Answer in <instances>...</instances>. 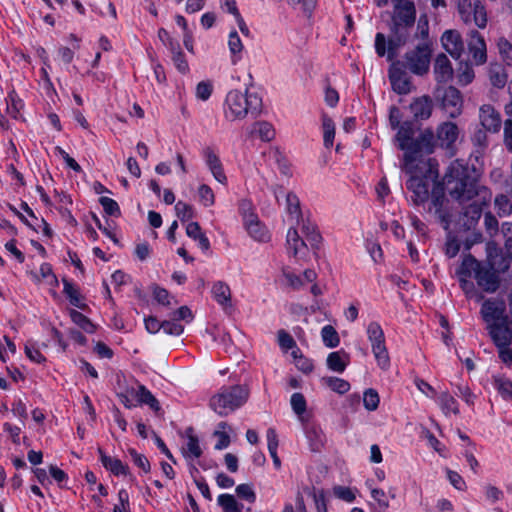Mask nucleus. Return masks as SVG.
<instances>
[{
    "label": "nucleus",
    "instance_id": "f257e3e1",
    "mask_svg": "<svg viewBox=\"0 0 512 512\" xmlns=\"http://www.w3.org/2000/svg\"><path fill=\"white\" fill-rule=\"evenodd\" d=\"M407 181V189L413 193L415 204H423L429 198V188L433 184L431 202L428 208L430 213L438 218L445 230H449L453 220L450 201L445 196V189L441 183H436L438 178V164L434 159L420 161L417 165L412 163V173Z\"/></svg>",
    "mask_w": 512,
    "mask_h": 512
},
{
    "label": "nucleus",
    "instance_id": "f03ea898",
    "mask_svg": "<svg viewBox=\"0 0 512 512\" xmlns=\"http://www.w3.org/2000/svg\"><path fill=\"white\" fill-rule=\"evenodd\" d=\"M443 184L450 196L460 203L471 200L478 193L476 179L471 176L469 167L460 160L449 165Z\"/></svg>",
    "mask_w": 512,
    "mask_h": 512
},
{
    "label": "nucleus",
    "instance_id": "7ed1b4c3",
    "mask_svg": "<svg viewBox=\"0 0 512 512\" xmlns=\"http://www.w3.org/2000/svg\"><path fill=\"white\" fill-rule=\"evenodd\" d=\"M262 99L257 93L231 90L227 93L223 112L228 121L244 119L248 114L260 112Z\"/></svg>",
    "mask_w": 512,
    "mask_h": 512
},
{
    "label": "nucleus",
    "instance_id": "20e7f679",
    "mask_svg": "<svg viewBox=\"0 0 512 512\" xmlns=\"http://www.w3.org/2000/svg\"><path fill=\"white\" fill-rule=\"evenodd\" d=\"M249 397V390L245 386L234 385L222 387L210 399V407L217 414L226 416L243 406Z\"/></svg>",
    "mask_w": 512,
    "mask_h": 512
},
{
    "label": "nucleus",
    "instance_id": "39448f33",
    "mask_svg": "<svg viewBox=\"0 0 512 512\" xmlns=\"http://www.w3.org/2000/svg\"><path fill=\"white\" fill-rule=\"evenodd\" d=\"M464 269H471L474 272V277L480 288L487 293H494L500 286L499 273L505 270H498V267H491L477 261L471 255L466 256L459 268V273L462 274Z\"/></svg>",
    "mask_w": 512,
    "mask_h": 512
},
{
    "label": "nucleus",
    "instance_id": "423d86ee",
    "mask_svg": "<svg viewBox=\"0 0 512 512\" xmlns=\"http://www.w3.org/2000/svg\"><path fill=\"white\" fill-rule=\"evenodd\" d=\"M366 333L378 367L384 371L390 367V357L385 344V335L378 322H370Z\"/></svg>",
    "mask_w": 512,
    "mask_h": 512
},
{
    "label": "nucleus",
    "instance_id": "0eeeda50",
    "mask_svg": "<svg viewBox=\"0 0 512 512\" xmlns=\"http://www.w3.org/2000/svg\"><path fill=\"white\" fill-rule=\"evenodd\" d=\"M396 141L399 149L403 150L402 169L406 173H412V163L416 161L418 144L413 140V129L409 123H404L397 128Z\"/></svg>",
    "mask_w": 512,
    "mask_h": 512
},
{
    "label": "nucleus",
    "instance_id": "6e6552de",
    "mask_svg": "<svg viewBox=\"0 0 512 512\" xmlns=\"http://www.w3.org/2000/svg\"><path fill=\"white\" fill-rule=\"evenodd\" d=\"M432 49L428 42L417 45L405 54V66L413 74L422 76L428 73L430 68Z\"/></svg>",
    "mask_w": 512,
    "mask_h": 512
},
{
    "label": "nucleus",
    "instance_id": "1a4fd4ad",
    "mask_svg": "<svg viewBox=\"0 0 512 512\" xmlns=\"http://www.w3.org/2000/svg\"><path fill=\"white\" fill-rule=\"evenodd\" d=\"M457 10L465 24L474 23L479 29H484L488 23L485 5L481 1L457 0Z\"/></svg>",
    "mask_w": 512,
    "mask_h": 512
},
{
    "label": "nucleus",
    "instance_id": "9d476101",
    "mask_svg": "<svg viewBox=\"0 0 512 512\" xmlns=\"http://www.w3.org/2000/svg\"><path fill=\"white\" fill-rule=\"evenodd\" d=\"M441 109L451 118L458 117L463 110V97L461 92L453 86L445 88L441 95L437 96Z\"/></svg>",
    "mask_w": 512,
    "mask_h": 512
},
{
    "label": "nucleus",
    "instance_id": "9b49d317",
    "mask_svg": "<svg viewBox=\"0 0 512 512\" xmlns=\"http://www.w3.org/2000/svg\"><path fill=\"white\" fill-rule=\"evenodd\" d=\"M481 315L488 325L498 322L506 323L507 319H509V316L506 314L505 303L497 299L485 300L481 307Z\"/></svg>",
    "mask_w": 512,
    "mask_h": 512
},
{
    "label": "nucleus",
    "instance_id": "f8f14e48",
    "mask_svg": "<svg viewBox=\"0 0 512 512\" xmlns=\"http://www.w3.org/2000/svg\"><path fill=\"white\" fill-rule=\"evenodd\" d=\"M244 228L248 235L256 242L265 243L271 238L270 232L263 224L257 214L245 215Z\"/></svg>",
    "mask_w": 512,
    "mask_h": 512
},
{
    "label": "nucleus",
    "instance_id": "ddd939ff",
    "mask_svg": "<svg viewBox=\"0 0 512 512\" xmlns=\"http://www.w3.org/2000/svg\"><path fill=\"white\" fill-rule=\"evenodd\" d=\"M416 19V10L413 2L404 1L394 4L393 23L395 26H412Z\"/></svg>",
    "mask_w": 512,
    "mask_h": 512
},
{
    "label": "nucleus",
    "instance_id": "4468645a",
    "mask_svg": "<svg viewBox=\"0 0 512 512\" xmlns=\"http://www.w3.org/2000/svg\"><path fill=\"white\" fill-rule=\"evenodd\" d=\"M442 47L453 58L459 59L464 50L461 34L457 30H446L441 36Z\"/></svg>",
    "mask_w": 512,
    "mask_h": 512
},
{
    "label": "nucleus",
    "instance_id": "2eb2a0df",
    "mask_svg": "<svg viewBox=\"0 0 512 512\" xmlns=\"http://www.w3.org/2000/svg\"><path fill=\"white\" fill-rule=\"evenodd\" d=\"M469 36L470 41L468 43V48L472 56V60L476 65H482L487 60L486 43L484 38L476 30L471 31Z\"/></svg>",
    "mask_w": 512,
    "mask_h": 512
},
{
    "label": "nucleus",
    "instance_id": "dca6fc26",
    "mask_svg": "<svg viewBox=\"0 0 512 512\" xmlns=\"http://www.w3.org/2000/svg\"><path fill=\"white\" fill-rule=\"evenodd\" d=\"M479 119L483 128L489 132H498L501 127V116L491 105L480 107Z\"/></svg>",
    "mask_w": 512,
    "mask_h": 512
},
{
    "label": "nucleus",
    "instance_id": "f3484780",
    "mask_svg": "<svg viewBox=\"0 0 512 512\" xmlns=\"http://www.w3.org/2000/svg\"><path fill=\"white\" fill-rule=\"evenodd\" d=\"M512 324L510 319L507 322H498L488 325L489 333L498 347L509 346L512 339V330L509 325Z\"/></svg>",
    "mask_w": 512,
    "mask_h": 512
},
{
    "label": "nucleus",
    "instance_id": "a211bd4d",
    "mask_svg": "<svg viewBox=\"0 0 512 512\" xmlns=\"http://www.w3.org/2000/svg\"><path fill=\"white\" fill-rule=\"evenodd\" d=\"M409 110L415 120H426L432 114V99L427 95L416 97L410 103Z\"/></svg>",
    "mask_w": 512,
    "mask_h": 512
},
{
    "label": "nucleus",
    "instance_id": "6ab92c4d",
    "mask_svg": "<svg viewBox=\"0 0 512 512\" xmlns=\"http://www.w3.org/2000/svg\"><path fill=\"white\" fill-rule=\"evenodd\" d=\"M99 454L102 465L110 473L115 476H128L131 480H134V477L130 473L129 467L120 459L107 455L102 450H99Z\"/></svg>",
    "mask_w": 512,
    "mask_h": 512
},
{
    "label": "nucleus",
    "instance_id": "aec40b11",
    "mask_svg": "<svg viewBox=\"0 0 512 512\" xmlns=\"http://www.w3.org/2000/svg\"><path fill=\"white\" fill-rule=\"evenodd\" d=\"M459 131L455 123L444 122L437 128V142L442 148H450L458 139Z\"/></svg>",
    "mask_w": 512,
    "mask_h": 512
},
{
    "label": "nucleus",
    "instance_id": "412c9836",
    "mask_svg": "<svg viewBox=\"0 0 512 512\" xmlns=\"http://www.w3.org/2000/svg\"><path fill=\"white\" fill-rule=\"evenodd\" d=\"M389 79L393 90L398 94H408L412 90L410 77L402 70L392 67L389 71Z\"/></svg>",
    "mask_w": 512,
    "mask_h": 512
},
{
    "label": "nucleus",
    "instance_id": "4be33fe9",
    "mask_svg": "<svg viewBox=\"0 0 512 512\" xmlns=\"http://www.w3.org/2000/svg\"><path fill=\"white\" fill-rule=\"evenodd\" d=\"M185 443L182 446V453L186 459L195 460L202 455V449L197 435L193 428L185 430Z\"/></svg>",
    "mask_w": 512,
    "mask_h": 512
},
{
    "label": "nucleus",
    "instance_id": "5701e85b",
    "mask_svg": "<svg viewBox=\"0 0 512 512\" xmlns=\"http://www.w3.org/2000/svg\"><path fill=\"white\" fill-rule=\"evenodd\" d=\"M205 163L210 170L211 174L215 178V180L221 184L227 183V177L223 170L222 163L216 153L210 149L206 148L203 152Z\"/></svg>",
    "mask_w": 512,
    "mask_h": 512
},
{
    "label": "nucleus",
    "instance_id": "b1692460",
    "mask_svg": "<svg viewBox=\"0 0 512 512\" xmlns=\"http://www.w3.org/2000/svg\"><path fill=\"white\" fill-rule=\"evenodd\" d=\"M435 79L439 83H447L453 77V68L445 54H439L434 63Z\"/></svg>",
    "mask_w": 512,
    "mask_h": 512
},
{
    "label": "nucleus",
    "instance_id": "393cba45",
    "mask_svg": "<svg viewBox=\"0 0 512 512\" xmlns=\"http://www.w3.org/2000/svg\"><path fill=\"white\" fill-rule=\"evenodd\" d=\"M132 397L136 398L138 404L148 405L153 411L160 410V404L154 395L144 386L138 385L136 388L127 390Z\"/></svg>",
    "mask_w": 512,
    "mask_h": 512
},
{
    "label": "nucleus",
    "instance_id": "a878e982",
    "mask_svg": "<svg viewBox=\"0 0 512 512\" xmlns=\"http://www.w3.org/2000/svg\"><path fill=\"white\" fill-rule=\"evenodd\" d=\"M213 299L224 309H228L231 304V290L227 283L223 281H216L211 288Z\"/></svg>",
    "mask_w": 512,
    "mask_h": 512
},
{
    "label": "nucleus",
    "instance_id": "bb28decb",
    "mask_svg": "<svg viewBox=\"0 0 512 512\" xmlns=\"http://www.w3.org/2000/svg\"><path fill=\"white\" fill-rule=\"evenodd\" d=\"M486 262L491 267H498V270H507L509 264L506 261V258L502 256L500 249L497 244L493 241H490L486 245Z\"/></svg>",
    "mask_w": 512,
    "mask_h": 512
},
{
    "label": "nucleus",
    "instance_id": "cd10ccee",
    "mask_svg": "<svg viewBox=\"0 0 512 512\" xmlns=\"http://www.w3.org/2000/svg\"><path fill=\"white\" fill-rule=\"evenodd\" d=\"M350 363V355L344 350L331 352L326 359L328 369L336 373H343Z\"/></svg>",
    "mask_w": 512,
    "mask_h": 512
},
{
    "label": "nucleus",
    "instance_id": "c85d7f7f",
    "mask_svg": "<svg viewBox=\"0 0 512 512\" xmlns=\"http://www.w3.org/2000/svg\"><path fill=\"white\" fill-rule=\"evenodd\" d=\"M250 135L263 142H270L275 138L276 132L273 125L267 121H257L250 127Z\"/></svg>",
    "mask_w": 512,
    "mask_h": 512
},
{
    "label": "nucleus",
    "instance_id": "c756f323",
    "mask_svg": "<svg viewBox=\"0 0 512 512\" xmlns=\"http://www.w3.org/2000/svg\"><path fill=\"white\" fill-rule=\"evenodd\" d=\"M286 243L288 253L296 258H301L307 250L305 242L299 237L295 228L288 230Z\"/></svg>",
    "mask_w": 512,
    "mask_h": 512
},
{
    "label": "nucleus",
    "instance_id": "7c9ffc66",
    "mask_svg": "<svg viewBox=\"0 0 512 512\" xmlns=\"http://www.w3.org/2000/svg\"><path fill=\"white\" fill-rule=\"evenodd\" d=\"M228 49L231 63L237 65L243 58L244 45L235 30L231 31L228 35Z\"/></svg>",
    "mask_w": 512,
    "mask_h": 512
},
{
    "label": "nucleus",
    "instance_id": "2f4dec72",
    "mask_svg": "<svg viewBox=\"0 0 512 512\" xmlns=\"http://www.w3.org/2000/svg\"><path fill=\"white\" fill-rule=\"evenodd\" d=\"M186 234L189 238L196 241L203 251H208L210 249V241L202 232L198 222H189L186 226Z\"/></svg>",
    "mask_w": 512,
    "mask_h": 512
},
{
    "label": "nucleus",
    "instance_id": "473e14b6",
    "mask_svg": "<svg viewBox=\"0 0 512 512\" xmlns=\"http://www.w3.org/2000/svg\"><path fill=\"white\" fill-rule=\"evenodd\" d=\"M220 7L222 10L234 16L235 21L243 34H249V29L237 8L236 0H220Z\"/></svg>",
    "mask_w": 512,
    "mask_h": 512
},
{
    "label": "nucleus",
    "instance_id": "72a5a7b5",
    "mask_svg": "<svg viewBox=\"0 0 512 512\" xmlns=\"http://www.w3.org/2000/svg\"><path fill=\"white\" fill-rule=\"evenodd\" d=\"M435 400L445 416L457 415L459 413L458 402L448 392H442Z\"/></svg>",
    "mask_w": 512,
    "mask_h": 512
},
{
    "label": "nucleus",
    "instance_id": "f704fd0d",
    "mask_svg": "<svg viewBox=\"0 0 512 512\" xmlns=\"http://www.w3.org/2000/svg\"><path fill=\"white\" fill-rule=\"evenodd\" d=\"M31 276L37 283H45L53 287L58 285L57 277L48 263H43L39 268V273H31Z\"/></svg>",
    "mask_w": 512,
    "mask_h": 512
},
{
    "label": "nucleus",
    "instance_id": "c9c22d12",
    "mask_svg": "<svg viewBox=\"0 0 512 512\" xmlns=\"http://www.w3.org/2000/svg\"><path fill=\"white\" fill-rule=\"evenodd\" d=\"M482 214V207L479 203L473 202L470 204L463 214V228L469 230L474 227Z\"/></svg>",
    "mask_w": 512,
    "mask_h": 512
},
{
    "label": "nucleus",
    "instance_id": "e433bc0d",
    "mask_svg": "<svg viewBox=\"0 0 512 512\" xmlns=\"http://www.w3.org/2000/svg\"><path fill=\"white\" fill-rule=\"evenodd\" d=\"M366 485L370 490V495L375 503L376 509L380 512H386L390 507L386 492L383 489L373 487L368 481Z\"/></svg>",
    "mask_w": 512,
    "mask_h": 512
},
{
    "label": "nucleus",
    "instance_id": "4c0bfd02",
    "mask_svg": "<svg viewBox=\"0 0 512 512\" xmlns=\"http://www.w3.org/2000/svg\"><path fill=\"white\" fill-rule=\"evenodd\" d=\"M230 432L231 427L226 422H220L217 425V428L213 433V435L217 438V443L215 444L216 450H223L229 446Z\"/></svg>",
    "mask_w": 512,
    "mask_h": 512
},
{
    "label": "nucleus",
    "instance_id": "58836bf2",
    "mask_svg": "<svg viewBox=\"0 0 512 512\" xmlns=\"http://www.w3.org/2000/svg\"><path fill=\"white\" fill-rule=\"evenodd\" d=\"M266 438L268 451L273 460V464L276 469H279L281 467V461L277 454L279 442L276 430L274 428H269L266 433Z\"/></svg>",
    "mask_w": 512,
    "mask_h": 512
},
{
    "label": "nucleus",
    "instance_id": "ea45409f",
    "mask_svg": "<svg viewBox=\"0 0 512 512\" xmlns=\"http://www.w3.org/2000/svg\"><path fill=\"white\" fill-rule=\"evenodd\" d=\"M63 285V291L67 298L69 299L70 304L77 308L84 309L86 305L79 290L67 280H63Z\"/></svg>",
    "mask_w": 512,
    "mask_h": 512
},
{
    "label": "nucleus",
    "instance_id": "a19ab883",
    "mask_svg": "<svg viewBox=\"0 0 512 512\" xmlns=\"http://www.w3.org/2000/svg\"><path fill=\"white\" fill-rule=\"evenodd\" d=\"M323 143L326 148L333 146L335 138V124L327 115L322 116Z\"/></svg>",
    "mask_w": 512,
    "mask_h": 512
},
{
    "label": "nucleus",
    "instance_id": "79ce46f5",
    "mask_svg": "<svg viewBox=\"0 0 512 512\" xmlns=\"http://www.w3.org/2000/svg\"><path fill=\"white\" fill-rule=\"evenodd\" d=\"M286 202V211L289 214L290 218L292 220L298 221L299 217L301 216V209H300V201L297 195H295L293 192H288L286 194L285 198Z\"/></svg>",
    "mask_w": 512,
    "mask_h": 512
},
{
    "label": "nucleus",
    "instance_id": "37998d69",
    "mask_svg": "<svg viewBox=\"0 0 512 512\" xmlns=\"http://www.w3.org/2000/svg\"><path fill=\"white\" fill-rule=\"evenodd\" d=\"M217 502L224 512H242L243 506L231 494H221Z\"/></svg>",
    "mask_w": 512,
    "mask_h": 512
},
{
    "label": "nucleus",
    "instance_id": "c03bdc74",
    "mask_svg": "<svg viewBox=\"0 0 512 512\" xmlns=\"http://www.w3.org/2000/svg\"><path fill=\"white\" fill-rule=\"evenodd\" d=\"M321 338L323 344L328 348H335L340 343V338L336 329L331 325H325L321 329Z\"/></svg>",
    "mask_w": 512,
    "mask_h": 512
},
{
    "label": "nucleus",
    "instance_id": "a18cd8bd",
    "mask_svg": "<svg viewBox=\"0 0 512 512\" xmlns=\"http://www.w3.org/2000/svg\"><path fill=\"white\" fill-rule=\"evenodd\" d=\"M292 357L294 358V364L298 370L305 374H309L313 371V361L307 357H304L299 348H296L292 351Z\"/></svg>",
    "mask_w": 512,
    "mask_h": 512
},
{
    "label": "nucleus",
    "instance_id": "49530a36",
    "mask_svg": "<svg viewBox=\"0 0 512 512\" xmlns=\"http://www.w3.org/2000/svg\"><path fill=\"white\" fill-rule=\"evenodd\" d=\"M489 79L496 88H503L507 83V74L500 65H493L489 70Z\"/></svg>",
    "mask_w": 512,
    "mask_h": 512
},
{
    "label": "nucleus",
    "instance_id": "de8ad7c7",
    "mask_svg": "<svg viewBox=\"0 0 512 512\" xmlns=\"http://www.w3.org/2000/svg\"><path fill=\"white\" fill-rule=\"evenodd\" d=\"M290 405L298 419L303 420V416L307 410V402L304 395L299 392L293 393L290 398Z\"/></svg>",
    "mask_w": 512,
    "mask_h": 512
},
{
    "label": "nucleus",
    "instance_id": "09e8293b",
    "mask_svg": "<svg viewBox=\"0 0 512 512\" xmlns=\"http://www.w3.org/2000/svg\"><path fill=\"white\" fill-rule=\"evenodd\" d=\"M323 383L332 391L338 394H345L350 390V383L342 378L325 377L322 379Z\"/></svg>",
    "mask_w": 512,
    "mask_h": 512
},
{
    "label": "nucleus",
    "instance_id": "8fccbe9b",
    "mask_svg": "<svg viewBox=\"0 0 512 512\" xmlns=\"http://www.w3.org/2000/svg\"><path fill=\"white\" fill-rule=\"evenodd\" d=\"M24 351L27 358L34 363L41 364L46 361L35 341L28 340L24 346Z\"/></svg>",
    "mask_w": 512,
    "mask_h": 512
},
{
    "label": "nucleus",
    "instance_id": "3c124183",
    "mask_svg": "<svg viewBox=\"0 0 512 512\" xmlns=\"http://www.w3.org/2000/svg\"><path fill=\"white\" fill-rule=\"evenodd\" d=\"M70 318L77 326L83 329L87 333H93L95 330L92 322L82 313L76 310H70L69 312Z\"/></svg>",
    "mask_w": 512,
    "mask_h": 512
},
{
    "label": "nucleus",
    "instance_id": "603ef678",
    "mask_svg": "<svg viewBox=\"0 0 512 512\" xmlns=\"http://www.w3.org/2000/svg\"><path fill=\"white\" fill-rule=\"evenodd\" d=\"M152 295L157 303L162 306L170 307L175 303L174 297L170 295L166 289L159 286H154L152 288Z\"/></svg>",
    "mask_w": 512,
    "mask_h": 512
},
{
    "label": "nucleus",
    "instance_id": "864d4df0",
    "mask_svg": "<svg viewBox=\"0 0 512 512\" xmlns=\"http://www.w3.org/2000/svg\"><path fill=\"white\" fill-rule=\"evenodd\" d=\"M475 77L473 68L468 63L461 62L457 72L458 83L462 86L470 84Z\"/></svg>",
    "mask_w": 512,
    "mask_h": 512
},
{
    "label": "nucleus",
    "instance_id": "5fc2aeb1",
    "mask_svg": "<svg viewBox=\"0 0 512 512\" xmlns=\"http://www.w3.org/2000/svg\"><path fill=\"white\" fill-rule=\"evenodd\" d=\"M23 108V102L15 93H9L7 98V113L10 117L17 119Z\"/></svg>",
    "mask_w": 512,
    "mask_h": 512
},
{
    "label": "nucleus",
    "instance_id": "6e6d98bb",
    "mask_svg": "<svg viewBox=\"0 0 512 512\" xmlns=\"http://www.w3.org/2000/svg\"><path fill=\"white\" fill-rule=\"evenodd\" d=\"M380 402V397L375 389L369 388L363 393V405L368 411H375Z\"/></svg>",
    "mask_w": 512,
    "mask_h": 512
},
{
    "label": "nucleus",
    "instance_id": "4d7b16f0",
    "mask_svg": "<svg viewBox=\"0 0 512 512\" xmlns=\"http://www.w3.org/2000/svg\"><path fill=\"white\" fill-rule=\"evenodd\" d=\"M495 209L500 217L508 216L512 213V203L505 195H499L495 198Z\"/></svg>",
    "mask_w": 512,
    "mask_h": 512
},
{
    "label": "nucleus",
    "instance_id": "13d9d810",
    "mask_svg": "<svg viewBox=\"0 0 512 512\" xmlns=\"http://www.w3.org/2000/svg\"><path fill=\"white\" fill-rule=\"evenodd\" d=\"M15 353L16 345L9 337L4 336L3 340H0V359L3 362H7L10 354L14 355Z\"/></svg>",
    "mask_w": 512,
    "mask_h": 512
},
{
    "label": "nucleus",
    "instance_id": "bf43d9fd",
    "mask_svg": "<svg viewBox=\"0 0 512 512\" xmlns=\"http://www.w3.org/2000/svg\"><path fill=\"white\" fill-rule=\"evenodd\" d=\"M198 196L201 204L210 207L215 203V195L213 190L206 184H202L198 188Z\"/></svg>",
    "mask_w": 512,
    "mask_h": 512
},
{
    "label": "nucleus",
    "instance_id": "052dcab7",
    "mask_svg": "<svg viewBox=\"0 0 512 512\" xmlns=\"http://www.w3.org/2000/svg\"><path fill=\"white\" fill-rule=\"evenodd\" d=\"M175 212H176L177 217L181 221H188V220L192 219L195 215L194 208L191 205H189L183 201H178L176 203Z\"/></svg>",
    "mask_w": 512,
    "mask_h": 512
},
{
    "label": "nucleus",
    "instance_id": "680f3d73",
    "mask_svg": "<svg viewBox=\"0 0 512 512\" xmlns=\"http://www.w3.org/2000/svg\"><path fill=\"white\" fill-rule=\"evenodd\" d=\"M162 330L168 335L179 336L183 333L184 326L172 316L170 320L162 322Z\"/></svg>",
    "mask_w": 512,
    "mask_h": 512
},
{
    "label": "nucleus",
    "instance_id": "e2e57ef3",
    "mask_svg": "<svg viewBox=\"0 0 512 512\" xmlns=\"http://www.w3.org/2000/svg\"><path fill=\"white\" fill-rule=\"evenodd\" d=\"M333 494L347 503H352L356 498V489L339 485L333 488Z\"/></svg>",
    "mask_w": 512,
    "mask_h": 512
},
{
    "label": "nucleus",
    "instance_id": "0e129e2a",
    "mask_svg": "<svg viewBox=\"0 0 512 512\" xmlns=\"http://www.w3.org/2000/svg\"><path fill=\"white\" fill-rule=\"evenodd\" d=\"M494 384L503 398L509 399L512 397V382L509 379L498 377L495 379Z\"/></svg>",
    "mask_w": 512,
    "mask_h": 512
},
{
    "label": "nucleus",
    "instance_id": "69168bd1",
    "mask_svg": "<svg viewBox=\"0 0 512 512\" xmlns=\"http://www.w3.org/2000/svg\"><path fill=\"white\" fill-rule=\"evenodd\" d=\"M277 338L279 346L284 351H288L291 349L293 351L294 349L298 348L293 337L285 330H279L277 333Z\"/></svg>",
    "mask_w": 512,
    "mask_h": 512
},
{
    "label": "nucleus",
    "instance_id": "338daca9",
    "mask_svg": "<svg viewBox=\"0 0 512 512\" xmlns=\"http://www.w3.org/2000/svg\"><path fill=\"white\" fill-rule=\"evenodd\" d=\"M128 453L134 465H136L144 473H148L150 471V463L143 454L138 453L135 449H129Z\"/></svg>",
    "mask_w": 512,
    "mask_h": 512
},
{
    "label": "nucleus",
    "instance_id": "774afa93",
    "mask_svg": "<svg viewBox=\"0 0 512 512\" xmlns=\"http://www.w3.org/2000/svg\"><path fill=\"white\" fill-rule=\"evenodd\" d=\"M499 53L507 64H512V44L505 38H500L497 42Z\"/></svg>",
    "mask_w": 512,
    "mask_h": 512
}]
</instances>
